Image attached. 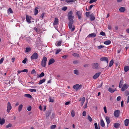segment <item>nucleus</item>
I'll return each mask as SVG.
<instances>
[{
    "label": "nucleus",
    "instance_id": "48",
    "mask_svg": "<svg viewBox=\"0 0 129 129\" xmlns=\"http://www.w3.org/2000/svg\"><path fill=\"white\" fill-rule=\"evenodd\" d=\"M100 34L101 35L103 36H105L106 35L105 33L103 31H102L100 33Z\"/></svg>",
    "mask_w": 129,
    "mask_h": 129
},
{
    "label": "nucleus",
    "instance_id": "1",
    "mask_svg": "<svg viewBox=\"0 0 129 129\" xmlns=\"http://www.w3.org/2000/svg\"><path fill=\"white\" fill-rule=\"evenodd\" d=\"M68 19L69 21V29L71 30V31H73L75 28V26H72V24L74 23V20L73 19L74 18V16H73V12L72 11H71L68 13Z\"/></svg>",
    "mask_w": 129,
    "mask_h": 129
},
{
    "label": "nucleus",
    "instance_id": "16",
    "mask_svg": "<svg viewBox=\"0 0 129 129\" xmlns=\"http://www.w3.org/2000/svg\"><path fill=\"white\" fill-rule=\"evenodd\" d=\"M85 98L84 97L81 98L79 100V101H81V103L82 106L83 105V103L85 102Z\"/></svg>",
    "mask_w": 129,
    "mask_h": 129
},
{
    "label": "nucleus",
    "instance_id": "12",
    "mask_svg": "<svg viewBox=\"0 0 129 129\" xmlns=\"http://www.w3.org/2000/svg\"><path fill=\"white\" fill-rule=\"evenodd\" d=\"M101 74V73L100 72L96 73L93 76V78L95 79H96Z\"/></svg>",
    "mask_w": 129,
    "mask_h": 129
},
{
    "label": "nucleus",
    "instance_id": "63",
    "mask_svg": "<svg viewBox=\"0 0 129 129\" xmlns=\"http://www.w3.org/2000/svg\"><path fill=\"white\" fill-rule=\"evenodd\" d=\"M121 99V96H118V97H117V100L118 101H119Z\"/></svg>",
    "mask_w": 129,
    "mask_h": 129
},
{
    "label": "nucleus",
    "instance_id": "31",
    "mask_svg": "<svg viewBox=\"0 0 129 129\" xmlns=\"http://www.w3.org/2000/svg\"><path fill=\"white\" fill-rule=\"evenodd\" d=\"M24 96L27 98H32V96L31 95L28 94H24Z\"/></svg>",
    "mask_w": 129,
    "mask_h": 129
},
{
    "label": "nucleus",
    "instance_id": "52",
    "mask_svg": "<svg viewBox=\"0 0 129 129\" xmlns=\"http://www.w3.org/2000/svg\"><path fill=\"white\" fill-rule=\"evenodd\" d=\"M67 7H64L62 8V10L64 11H65L67 10Z\"/></svg>",
    "mask_w": 129,
    "mask_h": 129
},
{
    "label": "nucleus",
    "instance_id": "27",
    "mask_svg": "<svg viewBox=\"0 0 129 129\" xmlns=\"http://www.w3.org/2000/svg\"><path fill=\"white\" fill-rule=\"evenodd\" d=\"M101 125L102 127H104L105 126V124L103 119L101 120Z\"/></svg>",
    "mask_w": 129,
    "mask_h": 129
},
{
    "label": "nucleus",
    "instance_id": "10",
    "mask_svg": "<svg viewBox=\"0 0 129 129\" xmlns=\"http://www.w3.org/2000/svg\"><path fill=\"white\" fill-rule=\"evenodd\" d=\"M128 85L127 84H124L122 87L121 90L122 91L125 90L128 87Z\"/></svg>",
    "mask_w": 129,
    "mask_h": 129
},
{
    "label": "nucleus",
    "instance_id": "44",
    "mask_svg": "<svg viewBox=\"0 0 129 129\" xmlns=\"http://www.w3.org/2000/svg\"><path fill=\"white\" fill-rule=\"evenodd\" d=\"M36 72L35 69H33L31 72V74H36Z\"/></svg>",
    "mask_w": 129,
    "mask_h": 129
},
{
    "label": "nucleus",
    "instance_id": "47",
    "mask_svg": "<svg viewBox=\"0 0 129 129\" xmlns=\"http://www.w3.org/2000/svg\"><path fill=\"white\" fill-rule=\"evenodd\" d=\"M79 62L78 60H75L73 61V63L74 64H78Z\"/></svg>",
    "mask_w": 129,
    "mask_h": 129
},
{
    "label": "nucleus",
    "instance_id": "30",
    "mask_svg": "<svg viewBox=\"0 0 129 129\" xmlns=\"http://www.w3.org/2000/svg\"><path fill=\"white\" fill-rule=\"evenodd\" d=\"M23 107V105L22 104L20 105L18 107V110L19 112H20L21 111L22 108Z\"/></svg>",
    "mask_w": 129,
    "mask_h": 129
},
{
    "label": "nucleus",
    "instance_id": "11",
    "mask_svg": "<svg viewBox=\"0 0 129 129\" xmlns=\"http://www.w3.org/2000/svg\"><path fill=\"white\" fill-rule=\"evenodd\" d=\"M96 36V34L95 33H93L92 34H89L87 36L88 38H94Z\"/></svg>",
    "mask_w": 129,
    "mask_h": 129
},
{
    "label": "nucleus",
    "instance_id": "4",
    "mask_svg": "<svg viewBox=\"0 0 129 129\" xmlns=\"http://www.w3.org/2000/svg\"><path fill=\"white\" fill-rule=\"evenodd\" d=\"M38 57V55L37 53L35 52L33 54L31 57V58L32 59H36Z\"/></svg>",
    "mask_w": 129,
    "mask_h": 129
},
{
    "label": "nucleus",
    "instance_id": "29",
    "mask_svg": "<svg viewBox=\"0 0 129 129\" xmlns=\"http://www.w3.org/2000/svg\"><path fill=\"white\" fill-rule=\"evenodd\" d=\"M115 91V90H114L113 89L109 87V88L108 91L111 93H113Z\"/></svg>",
    "mask_w": 129,
    "mask_h": 129
},
{
    "label": "nucleus",
    "instance_id": "20",
    "mask_svg": "<svg viewBox=\"0 0 129 129\" xmlns=\"http://www.w3.org/2000/svg\"><path fill=\"white\" fill-rule=\"evenodd\" d=\"M119 10L120 12H123L125 11V9L124 7H121L119 9Z\"/></svg>",
    "mask_w": 129,
    "mask_h": 129
},
{
    "label": "nucleus",
    "instance_id": "28",
    "mask_svg": "<svg viewBox=\"0 0 129 129\" xmlns=\"http://www.w3.org/2000/svg\"><path fill=\"white\" fill-rule=\"evenodd\" d=\"M111 43V41L110 40H108L106 41H105L104 42V43L106 45H109Z\"/></svg>",
    "mask_w": 129,
    "mask_h": 129
},
{
    "label": "nucleus",
    "instance_id": "49",
    "mask_svg": "<svg viewBox=\"0 0 129 129\" xmlns=\"http://www.w3.org/2000/svg\"><path fill=\"white\" fill-rule=\"evenodd\" d=\"M129 94V92L127 91H126L125 92V95L126 96H127Z\"/></svg>",
    "mask_w": 129,
    "mask_h": 129
},
{
    "label": "nucleus",
    "instance_id": "50",
    "mask_svg": "<svg viewBox=\"0 0 129 129\" xmlns=\"http://www.w3.org/2000/svg\"><path fill=\"white\" fill-rule=\"evenodd\" d=\"M123 80L122 79L120 82L119 84L122 85H123Z\"/></svg>",
    "mask_w": 129,
    "mask_h": 129
},
{
    "label": "nucleus",
    "instance_id": "17",
    "mask_svg": "<svg viewBox=\"0 0 129 129\" xmlns=\"http://www.w3.org/2000/svg\"><path fill=\"white\" fill-rule=\"evenodd\" d=\"M55 62V60L53 58H51L49 60L48 65H50Z\"/></svg>",
    "mask_w": 129,
    "mask_h": 129
},
{
    "label": "nucleus",
    "instance_id": "35",
    "mask_svg": "<svg viewBox=\"0 0 129 129\" xmlns=\"http://www.w3.org/2000/svg\"><path fill=\"white\" fill-rule=\"evenodd\" d=\"M72 55L74 57H79V56L78 54L77 53H74L72 54Z\"/></svg>",
    "mask_w": 129,
    "mask_h": 129
},
{
    "label": "nucleus",
    "instance_id": "22",
    "mask_svg": "<svg viewBox=\"0 0 129 129\" xmlns=\"http://www.w3.org/2000/svg\"><path fill=\"white\" fill-rule=\"evenodd\" d=\"M129 123V120L128 119H126L124 120V124L126 126H127L128 125Z\"/></svg>",
    "mask_w": 129,
    "mask_h": 129
},
{
    "label": "nucleus",
    "instance_id": "34",
    "mask_svg": "<svg viewBox=\"0 0 129 129\" xmlns=\"http://www.w3.org/2000/svg\"><path fill=\"white\" fill-rule=\"evenodd\" d=\"M53 99V97H52L50 96L49 98V102H52V103L54 101V100Z\"/></svg>",
    "mask_w": 129,
    "mask_h": 129
},
{
    "label": "nucleus",
    "instance_id": "19",
    "mask_svg": "<svg viewBox=\"0 0 129 129\" xmlns=\"http://www.w3.org/2000/svg\"><path fill=\"white\" fill-rule=\"evenodd\" d=\"M106 120L107 124H109L110 122V118L108 116H106Z\"/></svg>",
    "mask_w": 129,
    "mask_h": 129
},
{
    "label": "nucleus",
    "instance_id": "59",
    "mask_svg": "<svg viewBox=\"0 0 129 129\" xmlns=\"http://www.w3.org/2000/svg\"><path fill=\"white\" fill-rule=\"evenodd\" d=\"M50 115V113L49 112H47L46 113V116L47 117H48Z\"/></svg>",
    "mask_w": 129,
    "mask_h": 129
},
{
    "label": "nucleus",
    "instance_id": "33",
    "mask_svg": "<svg viewBox=\"0 0 129 129\" xmlns=\"http://www.w3.org/2000/svg\"><path fill=\"white\" fill-rule=\"evenodd\" d=\"M74 74L77 75H78L79 74L78 71L77 70H74Z\"/></svg>",
    "mask_w": 129,
    "mask_h": 129
},
{
    "label": "nucleus",
    "instance_id": "64",
    "mask_svg": "<svg viewBox=\"0 0 129 129\" xmlns=\"http://www.w3.org/2000/svg\"><path fill=\"white\" fill-rule=\"evenodd\" d=\"M22 72H25L27 73L28 72V71L27 69H24L23 70H22Z\"/></svg>",
    "mask_w": 129,
    "mask_h": 129
},
{
    "label": "nucleus",
    "instance_id": "25",
    "mask_svg": "<svg viewBox=\"0 0 129 129\" xmlns=\"http://www.w3.org/2000/svg\"><path fill=\"white\" fill-rule=\"evenodd\" d=\"M45 79H43L42 80H40L38 83V84H42L43 83L45 82Z\"/></svg>",
    "mask_w": 129,
    "mask_h": 129
},
{
    "label": "nucleus",
    "instance_id": "32",
    "mask_svg": "<svg viewBox=\"0 0 129 129\" xmlns=\"http://www.w3.org/2000/svg\"><path fill=\"white\" fill-rule=\"evenodd\" d=\"M113 63H114V61H113V60H111L110 61L109 63V66L110 67H111L112 66L113 64Z\"/></svg>",
    "mask_w": 129,
    "mask_h": 129
},
{
    "label": "nucleus",
    "instance_id": "15",
    "mask_svg": "<svg viewBox=\"0 0 129 129\" xmlns=\"http://www.w3.org/2000/svg\"><path fill=\"white\" fill-rule=\"evenodd\" d=\"M58 18H55V20L54 22L53 23V25H56L58 24Z\"/></svg>",
    "mask_w": 129,
    "mask_h": 129
},
{
    "label": "nucleus",
    "instance_id": "40",
    "mask_svg": "<svg viewBox=\"0 0 129 129\" xmlns=\"http://www.w3.org/2000/svg\"><path fill=\"white\" fill-rule=\"evenodd\" d=\"M31 39V38H30L28 37H27L26 38V41L28 42H29L30 41Z\"/></svg>",
    "mask_w": 129,
    "mask_h": 129
},
{
    "label": "nucleus",
    "instance_id": "21",
    "mask_svg": "<svg viewBox=\"0 0 129 129\" xmlns=\"http://www.w3.org/2000/svg\"><path fill=\"white\" fill-rule=\"evenodd\" d=\"M124 70L125 72H127L129 70V66H126L124 67Z\"/></svg>",
    "mask_w": 129,
    "mask_h": 129
},
{
    "label": "nucleus",
    "instance_id": "6",
    "mask_svg": "<svg viewBox=\"0 0 129 129\" xmlns=\"http://www.w3.org/2000/svg\"><path fill=\"white\" fill-rule=\"evenodd\" d=\"M120 111L119 110H117L115 111L114 113V115L116 117H118L119 115Z\"/></svg>",
    "mask_w": 129,
    "mask_h": 129
},
{
    "label": "nucleus",
    "instance_id": "3",
    "mask_svg": "<svg viewBox=\"0 0 129 129\" xmlns=\"http://www.w3.org/2000/svg\"><path fill=\"white\" fill-rule=\"evenodd\" d=\"M82 86V85L81 84L79 85V84H77L74 85L73 86V88L76 91H77L79 89H81Z\"/></svg>",
    "mask_w": 129,
    "mask_h": 129
},
{
    "label": "nucleus",
    "instance_id": "51",
    "mask_svg": "<svg viewBox=\"0 0 129 129\" xmlns=\"http://www.w3.org/2000/svg\"><path fill=\"white\" fill-rule=\"evenodd\" d=\"M104 46L103 45H100L98 46L97 47V48L98 49H101L103 47H104Z\"/></svg>",
    "mask_w": 129,
    "mask_h": 129
},
{
    "label": "nucleus",
    "instance_id": "57",
    "mask_svg": "<svg viewBox=\"0 0 129 129\" xmlns=\"http://www.w3.org/2000/svg\"><path fill=\"white\" fill-rule=\"evenodd\" d=\"M90 13V12H86V13H85V14H86V16L87 17H88L89 15V14Z\"/></svg>",
    "mask_w": 129,
    "mask_h": 129
},
{
    "label": "nucleus",
    "instance_id": "53",
    "mask_svg": "<svg viewBox=\"0 0 129 129\" xmlns=\"http://www.w3.org/2000/svg\"><path fill=\"white\" fill-rule=\"evenodd\" d=\"M8 11L10 13H12L13 12V11L11 8H9Z\"/></svg>",
    "mask_w": 129,
    "mask_h": 129
},
{
    "label": "nucleus",
    "instance_id": "38",
    "mask_svg": "<svg viewBox=\"0 0 129 129\" xmlns=\"http://www.w3.org/2000/svg\"><path fill=\"white\" fill-rule=\"evenodd\" d=\"M31 50V49L30 48H26L25 52H28Z\"/></svg>",
    "mask_w": 129,
    "mask_h": 129
},
{
    "label": "nucleus",
    "instance_id": "60",
    "mask_svg": "<svg viewBox=\"0 0 129 129\" xmlns=\"http://www.w3.org/2000/svg\"><path fill=\"white\" fill-rule=\"evenodd\" d=\"M31 106H30L27 108V110L29 111H31Z\"/></svg>",
    "mask_w": 129,
    "mask_h": 129
},
{
    "label": "nucleus",
    "instance_id": "39",
    "mask_svg": "<svg viewBox=\"0 0 129 129\" xmlns=\"http://www.w3.org/2000/svg\"><path fill=\"white\" fill-rule=\"evenodd\" d=\"M56 127V125L54 124L52 125L50 127L51 129H55Z\"/></svg>",
    "mask_w": 129,
    "mask_h": 129
},
{
    "label": "nucleus",
    "instance_id": "2",
    "mask_svg": "<svg viewBox=\"0 0 129 129\" xmlns=\"http://www.w3.org/2000/svg\"><path fill=\"white\" fill-rule=\"evenodd\" d=\"M47 58L46 57L44 56L43 57V59L41 61V65L43 67H45L46 66Z\"/></svg>",
    "mask_w": 129,
    "mask_h": 129
},
{
    "label": "nucleus",
    "instance_id": "46",
    "mask_svg": "<svg viewBox=\"0 0 129 129\" xmlns=\"http://www.w3.org/2000/svg\"><path fill=\"white\" fill-rule=\"evenodd\" d=\"M12 126V124L11 123H9L8 125L6 126V128H8L11 127Z\"/></svg>",
    "mask_w": 129,
    "mask_h": 129
},
{
    "label": "nucleus",
    "instance_id": "62",
    "mask_svg": "<svg viewBox=\"0 0 129 129\" xmlns=\"http://www.w3.org/2000/svg\"><path fill=\"white\" fill-rule=\"evenodd\" d=\"M61 50L60 49L57 50L55 54H58L61 51Z\"/></svg>",
    "mask_w": 129,
    "mask_h": 129
},
{
    "label": "nucleus",
    "instance_id": "41",
    "mask_svg": "<svg viewBox=\"0 0 129 129\" xmlns=\"http://www.w3.org/2000/svg\"><path fill=\"white\" fill-rule=\"evenodd\" d=\"M87 119L90 122H91L92 121V119L89 115L87 116Z\"/></svg>",
    "mask_w": 129,
    "mask_h": 129
},
{
    "label": "nucleus",
    "instance_id": "8",
    "mask_svg": "<svg viewBox=\"0 0 129 129\" xmlns=\"http://www.w3.org/2000/svg\"><path fill=\"white\" fill-rule=\"evenodd\" d=\"M12 109L11 104L10 102H8L7 104V112L8 113L10 112V110Z\"/></svg>",
    "mask_w": 129,
    "mask_h": 129
},
{
    "label": "nucleus",
    "instance_id": "23",
    "mask_svg": "<svg viewBox=\"0 0 129 129\" xmlns=\"http://www.w3.org/2000/svg\"><path fill=\"white\" fill-rule=\"evenodd\" d=\"M5 120L4 118H3L0 120V124L1 125L5 123Z\"/></svg>",
    "mask_w": 129,
    "mask_h": 129
},
{
    "label": "nucleus",
    "instance_id": "61",
    "mask_svg": "<svg viewBox=\"0 0 129 129\" xmlns=\"http://www.w3.org/2000/svg\"><path fill=\"white\" fill-rule=\"evenodd\" d=\"M83 115L84 116H85L86 115V112L85 111H84L82 113Z\"/></svg>",
    "mask_w": 129,
    "mask_h": 129
},
{
    "label": "nucleus",
    "instance_id": "9",
    "mask_svg": "<svg viewBox=\"0 0 129 129\" xmlns=\"http://www.w3.org/2000/svg\"><path fill=\"white\" fill-rule=\"evenodd\" d=\"M92 65L93 69H97L99 66V64L98 63H93L92 64Z\"/></svg>",
    "mask_w": 129,
    "mask_h": 129
},
{
    "label": "nucleus",
    "instance_id": "37",
    "mask_svg": "<svg viewBox=\"0 0 129 129\" xmlns=\"http://www.w3.org/2000/svg\"><path fill=\"white\" fill-rule=\"evenodd\" d=\"M45 75L44 73L42 72L41 73L39 77H40V78L44 76Z\"/></svg>",
    "mask_w": 129,
    "mask_h": 129
},
{
    "label": "nucleus",
    "instance_id": "43",
    "mask_svg": "<svg viewBox=\"0 0 129 129\" xmlns=\"http://www.w3.org/2000/svg\"><path fill=\"white\" fill-rule=\"evenodd\" d=\"M75 1V0H66V2L67 3L73 2Z\"/></svg>",
    "mask_w": 129,
    "mask_h": 129
},
{
    "label": "nucleus",
    "instance_id": "56",
    "mask_svg": "<svg viewBox=\"0 0 129 129\" xmlns=\"http://www.w3.org/2000/svg\"><path fill=\"white\" fill-rule=\"evenodd\" d=\"M44 14L45 13H43L41 14V16L40 17L41 18L43 19V18Z\"/></svg>",
    "mask_w": 129,
    "mask_h": 129
},
{
    "label": "nucleus",
    "instance_id": "58",
    "mask_svg": "<svg viewBox=\"0 0 129 129\" xmlns=\"http://www.w3.org/2000/svg\"><path fill=\"white\" fill-rule=\"evenodd\" d=\"M4 59L3 57L1 58L0 60V64L2 63Z\"/></svg>",
    "mask_w": 129,
    "mask_h": 129
},
{
    "label": "nucleus",
    "instance_id": "26",
    "mask_svg": "<svg viewBox=\"0 0 129 129\" xmlns=\"http://www.w3.org/2000/svg\"><path fill=\"white\" fill-rule=\"evenodd\" d=\"M94 125L95 129H100L99 125V124L98 126L97 124L96 123H95L94 124Z\"/></svg>",
    "mask_w": 129,
    "mask_h": 129
},
{
    "label": "nucleus",
    "instance_id": "14",
    "mask_svg": "<svg viewBox=\"0 0 129 129\" xmlns=\"http://www.w3.org/2000/svg\"><path fill=\"white\" fill-rule=\"evenodd\" d=\"M90 20L92 21L95 19V17L94 14L92 13L90 15Z\"/></svg>",
    "mask_w": 129,
    "mask_h": 129
},
{
    "label": "nucleus",
    "instance_id": "7",
    "mask_svg": "<svg viewBox=\"0 0 129 129\" xmlns=\"http://www.w3.org/2000/svg\"><path fill=\"white\" fill-rule=\"evenodd\" d=\"M100 60L101 61H106V66H107L108 65V59L107 57H104L101 58H100Z\"/></svg>",
    "mask_w": 129,
    "mask_h": 129
},
{
    "label": "nucleus",
    "instance_id": "18",
    "mask_svg": "<svg viewBox=\"0 0 129 129\" xmlns=\"http://www.w3.org/2000/svg\"><path fill=\"white\" fill-rule=\"evenodd\" d=\"M120 126V124L118 123H115L114 124V127L117 128H118Z\"/></svg>",
    "mask_w": 129,
    "mask_h": 129
},
{
    "label": "nucleus",
    "instance_id": "45",
    "mask_svg": "<svg viewBox=\"0 0 129 129\" xmlns=\"http://www.w3.org/2000/svg\"><path fill=\"white\" fill-rule=\"evenodd\" d=\"M27 60V58H25L22 61V62L23 63L25 64L26 63Z\"/></svg>",
    "mask_w": 129,
    "mask_h": 129
},
{
    "label": "nucleus",
    "instance_id": "54",
    "mask_svg": "<svg viewBox=\"0 0 129 129\" xmlns=\"http://www.w3.org/2000/svg\"><path fill=\"white\" fill-rule=\"evenodd\" d=\"M29 90L31 92H36V90L35 89H30Z\"/></svg>",
    "mask_w": 129,
    "mask_h": 129
},
{
    "label": "nucleus",
    "instance_id": "55",
    "mask_svg": "<svg viewBox=\"0 0 129 129\" xmlns=\"http://www.w3.org/2000/svg\"><path fill=\"white\" fill-rule=\"evenodd\" d=\"M97 1V0H90L89 2V3L90 4H91L93 2H95Z\"/></svg>",
    "mask_w": 129,
    "mask_h": 129
},
{
    "label": "nucleus",
    "instance_id": "24",
    "mask_svg": "<svg viewBox=\"0 0 129 129\" xmlns=\"http://www.w3.org/2000/svg\"><path fill=\"white\" fill-rule=\"evenodd\" d=\"M38 9L39 8L38 7H36L35 8L34 11V14L35 15H37L38 13Z\"/></svg>",
    "mask_w": 129,
    "mask_h": 129
},
{
    "label": "nucleus",
    "instance_id": "36",
    "mask_svg": "<svg viewBox=\"0 0 129 129\" xmlns=\"http://www.w3.org/2000/svg\"><path fill=\"white\" fill-rule=\"evenodd\" d=\"M62 42V40H60V41L57 42V46H60L61 45V42Z\"/></svg>",
    "mask_w": 129,
    "mask_h": 129
},
{
    "label": "nucleus",
    "instance_id": "5",
    "mask_svg": "<svg viewBox=\"0 0 129 129\" xmlns=\"http://www.w3.org/2000/svg\"><path fill=\"white\" fill-rule=\"evenodd\" d=\"M76 15L77 16L78 19H80L81 18L82 13V12L80 11H78L76 13Z\"/></svg>",
    "mask_w": 129,
    "mask_h": 129
},
{
    "label": "nucleus",
    "instance_id": "13",
    "mask_svg": "<svg viewBox=\"0 0 129 129\" xmlns=\"http://www.w3.org/2000/svg\"><path fill=\"white\" fill-rule=\"evenodd\" d=\"M31 19V17L30 16H29L28 15L26 16V19L28 23H31V21L30 20Z\"/></svg>",
    "mask_w": 129,
    "mask_h": 129
},
{
    "label": "nucleus",
    "instance_id": "42",
    "mask_svg": "<svg viewBox=\"0 0 129 129\" xmlns=\"http://www.w3.org/2000/svg\"><path fill=\"white\" fill-rule=\"evenodd\" d=\"M71 115L72 117H74L75 115V112L74 110H72L71 112Z\"/></svg>",
    "mask_w": 129,
    "mask_h": 129
}]
</instances>
